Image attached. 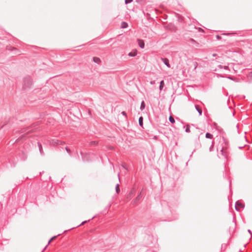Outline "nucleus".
<instances>
[{"label": "nucleus", "mask_w": 252, "mask_h": 252, "mask_svg": "<svg viewBox=\"0 0 252 252\" xmlns=\"http://www.w3.org/2000/svg\"><path fill=\"white\" fill-rule=\"evenodd\" d=\"M59 235H60V234H58V235H57V236H53L52 237H51V238H50V240H49V241H48V245H49V244H50V243L51 242V241H53V240L55 239L57 237V236H59Z\"/></svg>", "instance_id": "b1692460"}, {"label": "nucleus", "mask_w": 252, "mask_h": 252, "mask_svg": "<svg viewBox=\"0 0 252 252\" xmlns=\"http://www.w3.org/2000/svg\"><path fill=\"white\" fill-rule=\"evenodd\" d=\"M122 166L124 168H125V169H126V165L122 164Z\"/></svg>", "instance_id": "c03bdc74"}, {"label": "nucleus", "mask_w": 252, "mask_h": 252, "mask_svg": "<svg viewBox=\"0 0 252 252\" xmlns=\"http://www.w3.org/2000/svg\"><path fill=\"white\" fill-rule=\"evenodd\" d=\"M65 149L66 151V152L69 154L70 156H71V151L70 150V149L69 148H68L67 147H65Z\"/></svg>", "instance_id": "a878e982"}, {"label": "nucleus", "mask_w": 252, "mask_h": 252, "mask_svg": "<svg viewBox=\"0 0 252 252\" xmlns=\"http://www.w3.org/2000/svg\"><path fill=\"white\" fill-rule=\"evenodd\" d=\"M154 138H155V139H157V136H154Z\"/></svg>", "instance_id": "09e8293b"}, {"label": "nucleus", "mask_w": 252, "mask_h": 252, "mask_svg": "<svg viewBox=\"0 0 252 252\" xmlns=\"http://www.w3.org/2000/svg\"><path fill=\"white\" fill-rule=\"evenodd\" d=\"M95 217H92L91 219L88 220H85L84 221H83L79 225H82V224H85V223L88 222V221H90L91 220H92Z\"/></svg>", "instance_id": "c85d7f7f"}, {"label": "nucleus", "mask_w": 252, "mask_h": 252, "mask_svg": "<svg viewBox=\"0 0 252 252\" xmlns=\"http://www.w3.org/2000/svg\"><path fill=\"white\" fill-rule=\"evenodd\" d=\"M138 123L139 126L143 128V118L142 116H140L138 119Z\"/></svg>", "instance_id": "ddd939ff"}, {"label": "nucleus", "mask_w": 252, "mask_h": 252, "mask_svg": "<svg viewBox=\"0 0 252 252\" xmlns=\"http://www.w3.org/2000/svg\"><path fill=\"white\" fill-rule=\"evenodd\" d=\"M67 230H64V233L66 232Z\"/></svg>", "instance_id": "5fc2aeb1"}, {"label": "nucleus", "mask_w": 252, "mask_h": 252, "mask_svg": "<svg viewBox=\"0 0 252 252\" xmlns=\"http://www.w3.org/2000/svg\"><path fill=\"white\" fill-rule=\"evenodd\" d=\"M220 142L222 143L221 148L220 149L221 154L224 157V158H226V154L224 151V150L226 148V147L228 144V142L227 139L223 136L221 138V140H220Z\"/></svg>", "instance_id": "f03ea898"}, {"label": "nucleus", "mask_w": 252, "mask_h": 252, "mask_svg": "<svg viewBox=\"0 0 252 252\" xmlns=\"http://www.w3.org/2000/svg\"><path fill=\"white\" fill-rule=\"evenodd\" d=\"M115 190L117 193H119L120 192V189L119 188V184H117L115 187Z\"/></svg>", "instance_id": "5701e85b"}, {"label": "nucleus", "mask_w": 252, "mask_h": 252, "mask_svg": "<svg viewBox=\"0 0 252 252\" xmlns=\"http://www.w3.org/2000/svg\"><path fill=\"white\" fill-rule=\"evenodd\" d=\"M216 38H217L218 40H220V39H221V36H220V35H218H218H216Z\"/></svg>", "instance_id": "f704fd0d"}, {"label": "nucleus", "mask_w": 252, "mask_h": 252, "mask_svg": "<svg viewBox=\"0 0 252 252\" xmlns=\"http://www.w3.org/2000/svg\"><path fill=\"white\" fill-rule=\"evenodd\" d=\"M205 137L208 139H212L213 135L210 132H207L205 134Z\"/></svg>", "instance_id": "6ab92c4d"}, {"label": "nucleus", "mask_w": 252, "mask_h": 252, "mask_svg": "<svg viewBox=\"0 0 252 252\" xmlns=\"http://www.w3.org/2000/svg\"><path fill=\"white\" fill-rule=\"evenodd\" d=\"M136 1L141 4H144L146 2V0H136Z\"/></svg>", "instance_id": "c756f323"}, {"label": "nucleus", "mask_w": 252, "mask_h": 252, "mask_svg": "<svg viewBox=\"0 0 252 252\" xmlns=\"http://www.w3.org/2000/svg\"><path fill=\"white\" fill-rule=\"evenodd\" d=\"M80 154L81 155L83 161H89L90 160V159H89V155L88 154H84L82 152H80Z\"/></svg>", "instance_id": "0eeeda50"}, {"label": "nucleus", "mask_w": 252, "mask_h": 252, "mask_svg": "<svg viewBox=\"0 0 252 252\" xmlns=\"http://www.w3.org/2000/svg\"><path fill=\"white\" fill-rule=\"evenodd\" d=\"M150 83L151 84H153L154 83V81H151Z\"/></svg>", "instance_id": "de8ad7c7"}, {"label": "nucleus", "mask_w": 252, "mask_h": 252, "mask_svg": "<svg viewBox=\"0 0 252 252\" xmlns=\"http://www.w3.org/2000/svg\"><path fill=\"white\" fill-rule=\"evenodd\" d=\"M214 143H215V142L214 141H212V145L209 148V151L210 152H212L214 151Z\"/></svg>", "instance_id": "4be33fe9"}, {"label": "nucleus", "mask_w": 252, "mask_h": 252, "mask_svg": "<svg viewBox=\"0 0 252 252\" xmlns=\"http://www.w3.org/2000/svg\"><path fill=\"white\" fill-rule=\"evenodd\" d=\"M223 68H224L225 70H229L228 66H226V65L223 66Z\"/></svg>", "instance_id": "c9c22d12"}, {"label": "nucleus", "mask_w": 252, "mask_h": 252, "mask_svg": "<svg viewBox=\"0 0 252 252\" xmlns=\"http://www.w3.org/2000/svg\"><path fill=\"white\" fill-rule=\"evenodd\" d=\"M189 41H190V43H191L193 45H194L196 47H199V43L196 41L194 39L192 38H190Z\"/></svg>", "instance_id": "f8f14e48"}, {"label": "nucleus", "mask_w": 252, "mask_h": 252, "mask_svg": "<svg viewBox=\"0 0 252 252\" xmlns=\"http://www.w3.org/2000/svg\"><path fill=\"white\" fill-rule=\"evenodd\" d=\"M223 66H222V65H219L218 66V68H220V69H222V68H223Z\"/></svg>", "instance_id": "ea45409f"}, {"label": "nucleus", "mask_w": 252, "mask_h": 252, "mask_svg": "<svg viewBox=\"0 0 252 252\" xmlns=\"http://www.w3.org/2000/svg\"><path fill=\"white\" fill-rule=\"evenodd\" d=\"M218 76H220V77H221V78L224 77V76H223L222 75L218 74Z\"/></svg>", "instance_id": "a18cd8bd"}, {"label": "nucleus", "mask_w": 252, "mask_h": 252, "mask_svg": "<svg viewBox=\"0 0 252 252\" xmlns=\"http://www.w3.org/2000/svg\"><path fill=\"white\" fill-rule=\"evenodd\" d=\"M164 86V80H161L160 82L159 86V89L160 91H161L163 89V88Z\"/></svg>", "instance_id": "a211bd4d"}, {"label": "nucleus", "mask_w": 252, "mask_h": 252, "mask_svg": "<svg viewBox=\"0 0 252 252\" xmlns=\"http://www.w3.org/2000/svg\"><path fill=\"white\" fill-rule=\"evenodd\" d=\"M161 60L163 62V63H164V64L166 65L168 67H170L169 61L167 58H161Z\"/></svg>", "instance_id": "9d476101"}, {"label": "nucleus", "mask_w": 252, "mask_h": 252, "mask_svg": "<svg viewBox=\"0 0 252 252\" xmlns=\"http://www.w3.org/2000/svg\"><path fill=\"white\" fill-rule=\"evenodd\" d=\"M133 0H125V3L127 4L128 3H131Z\"/></svg>", "instance_id": "7c9ffc66"}, {"label": "nucleus", "mask_w": 252, "mask_h": 252, "mask_svg": "<svg viewBox=\"0 0 252 252\" xmlns=\"http://www.w3.org/2000/svg\"><path fill=\"white\" fill-rule=\"evenodd\" d=\"M234 34H235V33L231 32V33H223L222 34L226 35H232Z\"/></svg>", "instance_id": "2f4dec72"}, {"label": "nucleus", "mask_w": 252, "mask_h": 252, "mask_svg": "<svg viewBox=\"0 0 252 252\" xmlns=\"http://www.w3.org/2000/svg\"><path fill=\"white\" fill-rule=\"evenodd\" d=\"M8 50L10 51H14V50H16L17 48H15V47H11L10 48L8 49Z\"/></svg>", "instance_id": "72a5a7b5"}, {"label": "nucleus", "mask_w": 252, "mask_h": 252, "mask_svg": "<svg viewBox=\"0 0 252 252\" xmlns=\"http://www.w3.org/2000/svg\"><path fill=\"white\" fill-rule=\"evenodd\" d=\"M37 128L35 127V126H31L26 128H22L21 130V133H24L23 135H22L20 137L17 138L14 141H13L12 140L9 142H12L11 144L13 145L15 143L19 142L20 141H22L25 140L28 136L27 134L30 132H32L35 131V129Z\"/></svg>", "instance_id": "f257e3e1"}, {"label": "nucleus", "mask_w": 252, "mask_h": 252, "mask_svg": "<svg viewBox=\"0 0 252 252\" xmlns=\"http://www.w3.org/2000/svg\"><path fill=\"white\" fill-rule=\"evenodd\" d=\"M226 77L231 80H232L234 81H236V82L238 81L237 79L236 78L232 77L231 76L229 75V76H227Z\"/></svg>", "instance_id": "412c9836"}, {"label": "nucleus", "mask_w": 252, "mask_h": 252, "mask_svg": "<svg viewBox=\"0 0 252 252\" xmlns=\"http://www.w3.org/2000/svg\"><path fill=\"white\" fill-rule=\"evenodd\" d=\"M137 42H138L139 46L141 49H143L145 47V43H144V41L142 39H138Z\"/></svg>", "instance_id": "1a4fd4ad"}, {"label": "nucleus", "mask_w": 252, "mask_h": 252, "mask_svg": "<svg viewBox=\"0 0 252 252\" xmlns=\"http://www.w3.org/2000/svg\"><path fill=\"white\" fill-rule=\"evenodd\" d=\"M121 114L124 116L126 118H127L126 113L125 111H122Z\"/></svg>", "instance_id": "473e14b6"}, {"label": "nucleus", "mask_w": 252, "mask_h": 252, "mask_svg": "<svg viewBox=\"0 0 252 252\" xmlns=\"http://www.w3.org/2000/svg\"><path fill=\"white\" fill-rule=\"evenodd\" d=\"M167 16L166 15V17H164V19H166L167 18Z\"/></svg>", "instance_id": "3c124183"}, {"label": "nucleus", "mask_w": 252, "mask_h": 252, "mask_svg": "<svg viewBox=\"0 0 252 252\" xmlns=\"http://www.w3.org/2000/svg\"><path fill=\"white\" fill-rule=\"evenodd\" d=\"M245 207V204L241 203L240 201L238 200L235 203V209L237 211H240L241 209H243Z\"/></svg>", "instance_id": "39448f33"}, {"label": "nucleus", "mask_w": 252, "mask_h": 252, "mask_svg": "<svg viewBox=\"0 0 252 252\" xmlns=\"http://www.w3.org/2000/svg\"><path fill=\"white\" fill-rule=\"evenodd\" d=\"M32 85V80L30 76H27L24 79L23 88L24 90L30 89Z\"/></svg>", "instance_id": "7ed1b4c3"}, {"label": "nucleus", "mask_w": 252, "mask_h": 252, "mask_svg": "<svg viewBox=\"0 0 252 252\" xmlns=\"http://www.w3.org/2000/svg\"><path fill=\"white\" fill-rule=\"evenodd\" d=\"M169 120L171 124H174L175 123L174 118L171 116L169 117Z\"/></svg>", "instance_id": "393cba45"}, {"label": "nucleus", "mask_w": 252, "mask_h": 252, "mask_svg": "<svg viewBox=\"0 0 252 252\" xmlns=\"http://www.w3.org/2000/svg\"><path fill=\"white\" fill-rule=\"evenodd\" d=\"M128 27V24L126 22H122L121 23V28L125 29Z\"/></svg>", "instance_id": "aec40b11"}, {"label": "nucleus", "mask_w": 252, "mask_h": 252, "mask_svg": "<svg viewBox=\"0 0 252 252\" xmlns=\"http://www.w3.org/2000/svg\"><path fill=\"white\" fill-rule=\"evenodd\" d=\"M37 145H38V147L39 148V151L40 154L41 155H44V152H43V150L41 144L40 142H37Z\"/></svg>", "instance_id": "9b49d317"}, {"label": "nucleus", "mask_w": 252, "mask_h": 252, "mask_svg": "<svg viewBox=\"0 0 252 252\" xmlns=\"http://www.w3.org/2000/svg\"><path fill=\"white\" fill-rule=\"evenodd\" d=\"M91 143V145H96L97 144V142L96 141H92Z\"/></svg>", "instance_id": "e433bc0d"}, {"label": "nucleus", "mask_w": 252, "mask_h": 252, "mask_svg": "<svg viewBox=\"0 0 252 252\" xmlns=\"http://www.w3.org/2000/svg\"><path fill=\"white\" fill-rule=\"evenodd\" d=\"M142 197V194H141V192H140L139 193V194L137 195V196L136 197V200H137L138 201H139V200L141 199Z\"/></svg>", "instance_id": "cd10ccee"}, {"label": "nucleus", "mask_w": 252, "mask_h": 252, "mask_svg": "<svg viewBox=\"0 0 252 252\" xmlns=\"http://www.w3.org/2000/svg\"><path fill=\"white\" fill-rule=\"evenodd\" d=\"M239 149H242V148H243V147H239Z\"/></svg>", "instance_id": "864d4df0"}, {"label": "nucleus", "mask_w": 252, "mask_h": 252, "mask_svg": "<svg viewBox=\"0 0 252 252\" xmlns=\"http://www.w3.org/2000/svg\"><path fill=\"white\" fill-rule=\"evenodd\" d=\"M138 201L137 200H136V198L132 201L133 204H136L137 203V202Z\"/></svg>", "instance_id": "58836bf2"}, {"label": "nucleus", "mask_w": 252, "mask_h": 252, "mask_svg": "<svg viewBox=\"0 0 252 252\" xmlns=\"http://www.w3.org/2000/svg\"><path fill=\"white\" fill-rule=\"evenodd\" d=\"M138 201L137 200H136V198L132 201L133 204H136L137 203V202Z\"/></svg>", "instance_id": "4c0bfd02"}, {"label": "nucleus", "mask_w": 252, "mask_h": 252, "mask_svg": "<svg viewBox=\"0 0 252 252\" xmlns=\"http://www.w3.org/2000/svg\"><path fill=\"white\" fill-rule=\"evenodd\" d=\"M64 142L57 139H53L50 140V144L53 146L62 145Z\"/></svg>", "instance_id": "20e7f679"}, {"label": "nucleus", "mask_w": 252, "mask_h": 252, "mask_svg": "<svg viewBox=\"0 0 252 252\" xmlns=\"http://www.w3.org/2000/svg\"><path fill=\"white\" fill-rule=\"evenodd\" d=\"M137 55V51L136 50H133L128 54V55L130 57H135Z\"/></svg>", "instance_id": "4468645a"}, {"label": "nucleus", "mask_w": 252, "mask_h": 252, "mask_svg": "<svg viewBox=\"0 0 252 252\" xmlns=\"http://www.w3.org/2000/svg\"><path fill=\"white\" fill-rule=\"evenodd\" d=\"M195 107L196 110L198 112L199 115L201 116L202 115V109L200 107H199V106L196 105H195Z\"/></svg>", "instance_id": "2eb2a0df"}, {"label": "nucleus", "mask_w": 252, "mask_h": 252, "mask_svg": "<svg viewBox=\"0 0 252 252\" xmlns=\"http://www.w3.org/2000/svg\"><path fill=\"white\" fill-rule=\"evenodd\" d=\"M3 250V247L1 245H0V250L2 251Z\"/></svg>", "instance_id": "79ce46f5"}, {"label": "nucleus", "mask_w": 252, "mask_h": 252, "mask_svg": "<svg viewBox=\"0 0 252 252\" xmlns=\"http://www.w3.org/2000/svg\"><path fill=\"white\" fill-rule=\"evenodd\" d=\"M136 192V189L135 188H132L129 192L127 195V198L128 199H130L133 196V195Z\"/></svg>", "instance_id": "423d86ee"}, {"label": "nucleus", "mask_w": 252, "mask_h": 252, "mask_svg": "<svg viewBox=\"0 0 252 252\" xmlns=\"http://www.w3.org/2000/svg\"><path fill=\"white\" fill-rule=\"evenodd\" d=\"M93 60L94 63H97L98 64H99V63H101L100 59L98 57H93Z\"/></svg>", "instance_id": "dca6fc26"}, {"label": "nucleus", "mask_w": 252, "mask_h": 252, "mask_svg": "<svg viewBox=\"0 0 252 252\" xmlns=\"http://www.w3.org/2000/svg\"><path fill=\"white\" fill-rule=\"evenodd\" d=\"M185 131L187 133H189L190 132V127H189V125H187L186 126V129H185Z\"/></svg>", "instance_id": "bb28decb"}, {"label": "nucleus", "mask_w": 252, "mask_h": 252, "mask_svg": "<svg viewBox=\"0 0 252 252\" xmlns=\"http://www.w3.org/2000/svg\"><path fill=\"white\" fill-rule=\"evenodd\" d=\"M248 232L251 235H252V232L251 231V230L250 229H248Z\"/></svg>", "instance_id": "37998d69"}, {"label": "nucleus", "mask_w": 252, "mask_h": 252, "mask_svg": "<svg viewBox=\"0 0 252 252\" xmlns=\"http://www.w3.org/2000/svg\"><path fill=\"white\" fill-rule=\"evenodd\" d=\"M48 245H48V244H47V245L45 247V248L43 249V250H42V251L41 252H43L46 250V249L47 248V247H48Z\"/></svg>", "instance_id": "a19ab883"}, {"label": "nucleus", "mask_w": 252, "mask_h": 252, "mask_svg": "<svg viewBox=\"0 0 252 252\" xmlns=\"http://www.w3.org/2000/svg\"><path fill=\"white\" fill-rule=\"evenodd\" d=\"M146 107V104L144 100L142 101L140 105V109L141 111H143Z\"/></svg>", "instance_id": "f3484780"}, {"label": "nucleus", "mask_w": 252, "mask_h": 252, "mask_svg": "<svg viewBox=\"0 0 252 252\" xmlns=\"http://www.w3.org/2000/svg\"><path fill=\"white\" fill-rule=\"evenodd\" d=\"M109 149H110V150H112V149H113V147L111 146Z\"/></svg>", "instance_id": "8fccbe9b"}, {"label": "nucleus", "mask_w": 252, "mask_h": 252, "mask_svg": "<svg viewBox=\"0 0 252 252\" xmlns=\"http://www.w3.org/2000/svg\"><path fill=\"white\" fill-rule=\"evenodd\" d=\"M217 56V54H213V57H216Z\"/></svg>", "instance_id": "49530a36"}, {"label": "nucleus", "mask_w": 252, "mask_h": 252, "mask_svg": "<svg viewBox=\"0 0 252 252\" xmlns=\"http://www.w3.org/2000/svg\"><path fill=\"white\" fill-rule=\"evenodd\" d=\"M167 16L166 15V17H164V19H166L167 18Z\"/></svg>", "instance_id": "603ef678"}, {"label": "nucleus", "mask_w": 252, "mask_h": 252, "mask_svg": "<svg viewBox=\"0 0 252 252\" xmlns=\"http://www.w3.org/2000/svg\"><path fill=\"white\" fill-rule=\"evenodd\" d=\"M21 160H25L27 158V154L24 152L22 151L21 153L19 155Z\"/></svg>", "instance_id": "6e6552de"}]
</instances>
